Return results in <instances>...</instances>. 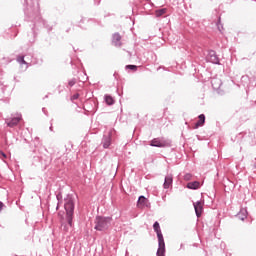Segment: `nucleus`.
<instances>
[{
	"label": "nucleus",
	"mask_w": 256,
	"mask_h": 256,
	"mask_svg": "<svg viewBox=\"0 0 256 256\" xmlns=\"http://www.w3.org/2000/svg\"><path fill=\"white\" fill-rule=\"evenodd\" d=\"M194 209L196 217H201V213H203V204L201 203V201H197L196 203H194Z\"/></svg>",
	"instance_id": "nucleus-8"
},
{
	"label": "nucleus",
	"mask_w": 256,
	"mask_h": 256,
	"mask_svg": "<svg viewBox=\"0 0 256 256\" xmlns=\"http://www.w3.org/2000/svg\"><path fill=\"white\" fill-rule=\"evenodd\" d=\"M198 119L199 120L195 123L194 129H199V127H203V125H205V114H200Z\"/></svg>",
	"instance_id": "nucleus-10"
},
{
	"label": "nucleus",
	"mask_w": 256,
	"mask_h": 256,
	"mask_svg": "<svg viewBox=\"0 0 256 256\" xmlns=\"http://www.w3.org/2000/svg\"><path fill=\"white\" fill-rule=\"evenodd\" d=\"M56 209H59V205H57Z\"/></svg>",
	"instance_id": "nucleus-28"
},
{
	"label": "nucleus",
	"mask_w": 256,
	"mask_h": 256,
	"mask_svg": "<svg viewBox=\"0 0 256 256\" xmlns=\"http://www.w3.org/2000/svg\"><path fill=\"white\" fill-rule=\"evenodd\" d=\"M167 13V8H161L155 11L156 17H162V15H165Z\"/></svg>",
	"instance_id": "nucleus-16"
},
{
	"label": "nucleus",
	"mask_w": 256,
	"mask_h": 256,
	"mask_svg": "<svg viewBox=\"0 0 256 256\" xmlns=\"http://www.w3.org/2000/svg\"><path fill=\"white\" fill-rule=\"evenodd\" d=\"M146 203H147V198H145V196H140L138 198V205H141L142 207H145Z\"/></svg>",
	"instance_id": "nucleus-17"
},
{
	"label": "nucleus",
	"mask_w": 256,
	"mask_h": 256,
	"mask_svg": "<svg viewBox=\"0 0 256 256\" xmlns=\"http://www.w3.org/2000/svg\"><path fill=\"white\" fill-rule=\"evenodd\" d=\"M206 60L209 63H214V65H219V57L217 56V53L215 50H210L206 56Z\"/></svg>",
	"instance_id": "nucleus-5"
},
{
	"label": "nucleus",
	"mask_w": 256,
	"mask_h": 256,
	"mask_svg": "<svg viewBox=\"0 0 256 256\" xmlns=\"http://www.w3.org/2000/svg\"><path fill=\"white\" fill-rule=\"evenodd\" d=\"M254 168L256 169V163L254 164Z\"/></svg>",
	"instance_id": "nucleus-27"
},
{
	"label": "nucleus",
	"mask_w": 256,
	"mask_h": 256,
	"mask_svg": "<svg viewBox=\"0 0 256 256\" xmlns=\"http://www.w3.org/2000/svg\"><path fill=\"white\" fill-rule=\"evenodd\" d=\"M157 256H165V248H158Z\"/></svg>",
	"instance_id": "nucleus-20"
},
{
	"label": "nucleus",
	"mask_w": 256,
	"mask_h": 256,
	"mask_svg": "<svg viewBox=\"0 0 256 256\" xmlns=\"http://www.w3.org/2000/svg\"><path fill=\"white\" fill-rule=\"evenodd\" d=\"M112 44L115 47H121V45H123L121 43V34H119V32H116V33L113 34V36H112Z\"/></svg>",
	"instance_id": "nucleus-6"
},
{
	"label": "nucleus",
	"mask_w": 256,
	"mask_h": 256,
	"mask_svg": "<svg viewBox=\"0 0 256 256\" xmlns=\"http://www.w3.org/2000/svg\"><path fill=\"white\" fill-rule=\"evenodd\" d=\"M16 61L20 63V65H27V62L25 61V56H17Z\"/></svg>",
	"instance_id": "nucleus-18"
},
{
	"label": "nucleus",
	"mask_w": 256,
	"mask_h": 256,
	"mask_svg": "<svg viewBox=\"0 0 256 256\" xmlns=\"http://www.w3.org/2000/svg\"><path fill=\"white\" fill-rule=\"evenodd\" d=\"M1 155H2L4 158H7V154L4 153V152H1Z\"/></svg>",
	"instance_id": "nucleus-26"
},
{
	"label": "nucleus",
	"mask_w": 256,
	"mask_h": 256,
	"mask_svg": "<svg viewBox=\"0 0 256 256\" xmlns=\"http://www.w3.org/2000/svg\"><path fill=\"white\" fill-rule=\"evenodd\" d=\"M150 147H171V140H167L165 138H154L150 142Z\"/></svg>",
	"instance_id": "nucleus-3"
},
{
	"label": "nucleus",
	"mask_w": 256,
	"mask_h": 256,
	"mask_svg": "<svg viewBox=\"0 0 256 256\" xmlns=\"http://www.w3.org/2000/svg\"><path fill=\"white\" fill-rule=\"evenodd\" d=\"M77 83V78H72L68 81V86L73 87Z\"/></svg>",
	"instance_id": "nucleus-19"
},
{
	"label": "nucleus",
	"mask_w": 256,
	"mask_h": 256,
	"mask_svg": "<svg viewBox=\"0 0 256 256\" xmlns=\"http://www.w3.org/2000/svg\"><path fill=\"white\" fill-rule=\"evenodd\" d=\"M21 121V114H18L17 116L6 118L5 123L7 127H17L19 125V122Z\"/></svg>",
	"instance_id": "nucleus-4"
},
{
	"label": "nucleus",
	"mask_w": 256,
	"mask_h": 256,
	"mask_svg": "<svg viewBox=\"0 0 256 256\" xmlns=\"http://www.w3.org/2000/svg\"><path fill=\"white\" fill-rule=\"evenodd\" d=\"M171 185H173V175L169 174L164 179L163 187H164V189H169V187H171Z\"/></svg>",
	"instance_id": "nucleus-9"
},
{
	"label": "nucleus",
	"mask_w": 256,
	"mask_h": 256,
	"mask_svg": "<svg viewBox=\"0 0 256 256\" xmlns=\"http://www.w3.org/2000/svg\"><path fill=\"white\" fill-rule=\"evenodd\" d=\"M201 183H199V181H194V182H189L187 184V188L188 189H199Z\"/></svg>",
	"instance_id": "nucleus-13"
},
{
	"label": "nucleus",
	"mask_w": 256,
	"mask_h": 256,
	"mask_svg": "<svg viewBox=\"0 0 256 256\" xmlns=\"http://www.w3.org/2000/svg\"><path fill=\"white\" fill-rule=\"evenodd\" d=\"M191 177H192L191 174H186V175H184L185 181H190Z\"/></svg>",
	"instance_id": "nucleus-23"
},
{
	"label": "nucleus",
	"mask_w": 256,
	"mask_h": 256,
	"mask_svg": "<svg viewBox=\"0 0 256 256\" xmlns=\"http://www.w3.org/2000/svg\"><path fill=\"white\" fill-rule=\"evenodd\" d=\"M76 99H79V94H74V95L71 97V100H72V101H76Z\"/></svg>",
	"instance_id": "nucleus-24"
},
{
	"label": "nucleus",
	"mask_w": 256,
	"mask_h": 256,
	"mask_svg": "<svg viewBox=\"0 0 256 256\" xmlns=\"http://www.w3.org/2000/svg\"><path fill=\"white\" fill-rule=\"evenodd\" d=\"M4 204L3 202H0V211H3Z\"/></svg>",
	"instance_id": "nucleus-25"
},
{
	"label": "nucleus",
	"mask_w": 256,
	"mask_h": 256,
	"mask_svg": "<svg viewBox=\"0 0 256 256\" xmlns=\"http://www.w3.org/2000/svg\"><path fill=\"white\" fill-rule=\"evenodd\" d=\"M104 99L105 103H107L108 105H115V99H113L111 95H105Z\"/></svg>",
	"instance_id": "nucleus-15"
},
{
	"label": "nucleus",
	"mask_w": 256,
	"mask_h": 256,
	"mask_svg": "<svg viewBox=\"0 0 256 256\" xmlns=\"http://www.w3.org/2000/svg\"><path fill=\"white\" fill-rule=\"evenodd\" d=\"M111 221V217L97 216L94 229H96V231H107V229L111 227Z\"/></svg>",
	"instance_id": "nucleus-2"
},
{
	"label": "nucleus",
	"mask_w": 256,
	"mask_h": 256,
	"mask_svg": "<svg viewBox=\"0 0 256 256\" xmlns=\"http://www.w3.org/2000/svg\"><path fill=\"white\" fill-rule=\"evenodd\" d=\"M102 145L104 149H109L111 146V133L103 136Z\"/></svg>",
	"instance_id": "nucleus-7"
},
{
	"label": "nucleus",
	"mask_w": 256,
	"mask_h": 256,
	"mask_svg": "<svg viewBox=\"0 0 256 256\" xmlns=\"http://www.w3.org/2000/svg\"><path fill=\"white\" fill-rule=\"evenodd\" d=\"M217 27L219 31H223V25H221V18L218 19Z\"/></svg>",
	"instance_id": "nucleus-22"
},
{
	"label": "nucleus",
	"mask_w": 256,
	"mask_h": 256,
	"mask_svg": "<svg viewBox=\"0 0 256 256\" xmlns=\"http://www.w3.org/2000/svg\"><path fill=\"white\" fill-rule=\"evenodd\" d=\"M64 209L66 211V219L68 221V225H70V227H72L73 226V213L75 211V202H73V197L67 196V198H65Z\"/></svg>",
	"instance_id": "nucleus-1"
},
{
	"label": "nucleus",
	"mask_w": 256,
	"mask_h": 256,
	"mask_svg": "<svg viewBox=\"0 0 256 256\" xmlns=\"http://www.w3.org/2000/svg\"><path fill=\"white\" fill-rule=\"evenodd\" d=\"M238 219H240L241 221H245V219H247V209L243 208L240 210V212L238 213Z\"/></svg>",
	"instance_id": "nucleus-12"
},
{
	"label": "nucleus",
	"mask_w": 256,
	"mask_h": 256,
	"mask_svg": "<svg viewBox=\"0 0 256 256\" xmlns=\"http://www.w3.org/2000/svg\"><path fill=\"white\" fill-rule=\"evenodd\" d=\"M158 238V249H165V239L163 238V234L157 236Z\"/></svg>",
	"instance_id": "nucleus-11"
},
{
	"label": "nucleus",
	"mask_w": 256,
	"mask_h": 256,
	"mask_svg": "<svg viewBox=\"0 0 256 256\" xmlns=\"http://www.w3.org/2000/svg\"><path fill=\"white\" fill-rule=\"evenodd\" d=\"M126 69H130L131 71H137L136 65H126Z\"/></svg>",
	"instance_id": "nucleus-21"
},
{
	"label": "nucleus",
	"mask_w": 256,
	"mask_h": 256,
	"mask_svg": "<svg viewBox=\"0 0 256 256\" xmlns=\"http://www.w3.org/2000/svg\"><path fill=\"white\" fill-rule=\"evenodd\" d=\"M153 229L155 231V233L157 234V236L163 235V233L161 232V226L159 225V222H155L153 224Z\"/></svg>",
	"instance_id": "nucleus-14"
}]
</instances>
